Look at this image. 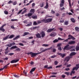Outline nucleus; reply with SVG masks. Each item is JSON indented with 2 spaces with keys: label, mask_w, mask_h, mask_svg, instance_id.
Returning a JSON list of instances; mask_svg holds the SVG:
<instances>
[{
  "label": "nucleus",
  "mask_w": 79,
  "mask_h": 79,
  "mask_svg": "<svg viewBox=\"0 0 79 79\" xmlns=\"http://www.w3.org/2000/svg\"><path fill=\"white\" fill-rule=\"evenodd\" d=\"M13 37H14V35H11L9 37V39H12V38H13Z\"/></svg>",
  "instance_id": "36"
},
{
  "label": "nucleus",
  "mask_w": 79,
  "mask_h": 79,
  "mask_svg": "<svg viewBox=\"0 0 79 79\" xmlns=\"http://www.w3.org/2000/svg\"><path fill=\"white\" fill-rule=\"evenodd\" d=\"M61 44H57V47H60V46H61Z\"/></svg>",
  "instance_id": "55"
},
{
  "label": "nucleus",
  "mask_w": 79,
  "mask_h": 79,
  "mask_svg": "<svg viewBox=\"0 0 79 79\" xmlns=\"http://www.w3.org/2000/svg\"><path fill=\"white\" fill-rule=\"evenodd\" d=\"M11 3H13V2L11 1H9V2H8V4H10Z\"/></svg>",
  "instance_id": "57"
},
{
  "label": "nucleus",
  "mask_w": 79,
  "mask_h": 79,
  "mask_svg": "<svg viewBox=\"0 0 79 79\" xmlns=\"http://www.w3.org/2000/svg\"><path fill=\"white\" fill-rule=\"evenodd\" d=\"M76 68H77V69H78V68H79V64H77L76 65Z\"/></svg>",
  "instance_id": "41"
},
{
  "label": "nucleus",
  "mask_w": 79,
  "mask_h": 79,
  "mask_svg": "<svg viewBox=\"0 0 79 79\" xmlns=\"http://www.w3.org/2000/svg\"><path fill=\"white\" fill-rule=\"evenodd\" d=\"M42 46H44V47H48L49 46V45L44 44H43L42 45Z\"/></svg>",
  "instance_id": "30"
},
{
  "label": "nucleus",
  "mask_w": 79,
  "mask_h": 79,
  "mask_svg": "<svg viewBox=\"0 0 79 79\" xmlns=\"http://www.w3.org/2000/svg\"><path fill=\"white\" fill-rule=\"evenodd\" d=\"M69 68H66L65 69V70H66V71H69Z\"/></svg>",
  "instance_id": "64"
},
{
  "label": "nucleus",
  "mask_w": 79,
  "mask_h": 79,
  "mask_svg": "<svg viewBox=\"0 0 79 79\" xmlns=\"http://www.w3.org/2000/svg\"><path fill=\"white\" fill-rule=\"evenodd\" d=\"M76 54V53L75 52H72L69 55L70 56H74Z\"/></svg>",
  "instance_id": "17"
},
{
  "label": "nucleus",
  "mask_w": 79,
  "mask_h": 79,
  "mask_svg": "<svg viewBox=\"0 0 79 79\" xmlns=\"http://www.w3.org/2000/svg\"><path fill=\"white\" fill-rule=\"evenodd\" d=\"M33 25H37V23H36V22H34Z\"/></svg>",
  "instance_id": "47"
},
{
  "label": "nucleus",
  "mask_w": 79,
  "mask_h": 79,
  "mask_svg": "<svg viewBox=\"0 0 79 79\" xmlns=\"http://www.w3.org/2000/svg\"><path fill=\"white\" fill-rule=\"evenodd\" d=\"M69 60V57L67 56L64 59V62H65V61H66V62H68Z\"/></svg>",
  "instance_id": "9"
},
{
  "label": "nucleus",
  "mask_w": 79,
  "mask_h": 79,
  "mask_svg": "<svg viewBox=\"0 0 79 79\" xmlns=\"http://www.w3.org/2000/svg\"><path fill=\"white\" fill-rule=\"evenodd\" d=\"M32 18H33V19H37V17L36 15L32 16Z\"/></svg>",
  "instance_id": "31"
},
{
  "label": "nucleus",
  "mask_w": 79,
  "mask_h": 79,
  "mask_svg": "<svg viewBox=\"0 0 79 79\" xmlns=\"http://www.w3.org/2000/svg\"><path fill=\"white\" fill-rule=\"evenodd\" d=\"M39 54H40V53H34L32 52H31V57H34V56H35L36 55H37Z\"/></svg>",
  "instance_id": "3"
},
{
  "label": "nucleus",
  "mask_w": 79,
  "mask_h": 79,
  "mask_svg": "<svg viewBox=\"0 0 79 79\" xmlns=\"http://www.w3.org/2000/svg\"><path fill=\"white\" fill-rule=\"evenodd\" d=\"M16 51H17V52H20V51H21V49L19 48H17L15 50Z\"/></svg>",
  "instance_id": "34"
},
{
  "label": "nucleus",
  "mask_w": 79,
  "mask_h": 79,
  "mask_svg": "<svg viewBox=\"0 0 79 79\" xmlns=\"http://www.w3.org/2000/svg\"><path fill=\"white\" fill-rule=\"evenodd\" d=\"M75 31L77 32H79V27H76L75 28Z\"/></svg>",
  "instance_id": "22"
},
{
  "label": "nucleus",
  "mask_w": 79,
  "mask_h": 79,
  "mask_svg": "<svg viewBox=\"0 0 79 79\" xmlns=\"http://www.w3.org/2000/svg\"><path fill=\"white\" fill-rule=\"evenodd\" d=\"M51 13L52 14H55V11H53V10H52Z\"/></svg>",
  "instance_id": "50"
},
{
  "label": "nucleus",
  "mask_w": 79,
  "mask_h": 79,
  "mask_svg": "<svg viewBox=\"0 0 79 79\" xmlns=\"http://www.w3.org/2000/svg\"><path fill=\"white\" fill-rule=\"evenodd\" d=\"M19 45H20L21 46H24V44H23V43H19Z\"/></svg>",
  "instance_id": "51"
},
{
  "label": "nucleus",
  "mask_w": 79,
  "mask_h": 79,
  "mask_svg": "<svg viewBox=\"0 0 79 79\" xmlns=\"http://www.w3.org/2000/svg\"><path fill=\"white\" fill-rule=\"evenodd\" d=\"M64 24H65V25H68V21L65 22Z\"/></svg>",
  "instance_id": "46"
},
{
  "label": "nucleus",
  "mask_w": 79,
  "mask_h": 79,
  "mask_svg": "<svg viewBox=\"0 0 79 79\" xmlns=\"http://www.w3.org/2000/svg\"><path fill=\"white\" fill-rule=\"evenodd\" d=\"M64 5V4L61 3L60 4V7H63Z\"/></svg>",
  "instance_id": "39"
},
{
  "label": "nucleus",
  "mask_w": 79,
  "mask_h": 79,
  "mask_svg": "<svg viewBox=\"0 0 79 79\" xmlns=\"http://www.w3.org/2000/svg\"><path fill=\"white\" fill-rule=\"evenodd\" d=\"M35 70V68H33L30 71V73L32 74V72L34 71Z\"/></svg>",
  "instance_id": "18"
},
{
  "label": "nucleus",
  "mask_w": 79,
  "mask_h": 79,
  "mask_svg": "<svg viewBox=\"0 0 79 79\" xmlns=\"http://www.w3.org/2000/svg\"><path fill=\"white\" fill-rule=\"evenodd\" d=\"M10 27L12 29H15V27H14V26L13 25L11 26Z\"/></svg>",
  "instance_id": "59"
},
{
  "label": "nucleus",
  "mask_w": 79,
  "mask_h": 79,
  "mask_svg": "<svg viewBox=\"0 0 79 79\" xmlns=\"http://www.w3.org/2000/svg\"><path fill=\"white\" fill-rule=\"evenodd\" d=\"M23 73H24L25 74V76H26L27 73L26 72H25V70H24L23 72Z\"/></svg>",
  "instance_id": "49"
},
{
  "label": "nucleus",
  "mask_w": 79,
  "mask_h": 79,
  "mask_svg": "<svg viewBox=\"0 0 79 79\" xmlns=\"http://www.w3.org/2000/svg\"><path fill=\"white\" fill-rule=\"evenodd\" d=\"M14 76L15 77H16L17 78H18L19 77L16 75L14 74Z\"/></svg>",
  "instance_id": "38"
},
{
  "label": "nucleus",
  "mask_w": 79,
  "mask_h": 79,
  "mask_svg": "<svg viewBox=\"0 0 79 79\" xmlns=\"http://www.w3.org/2000/svg\"><path fill=\"white\" fill-rule=\"evenodd\" d=\"M64 0H61V3H63L64 4Z\"/></svg>",
  "instance_id": "58"
},
{
  "label": "nucleus",
  "mask_w": 79,
  "mask_h": 79,
  "mask_svg": "<svg viewBox=\"0 0 79 79\" xmlns=\"http://www.w3.org/2000/svg\"><path fill=\"white\" fill-rule=\"evenodd\" d=\"M58 50H60V51H61V50H62L61 47H59L58 48Z\"/></svg>",
  "instance_id": "45"
},
{
  "label": "nucleus",
  "mask_w": 79,
  "mask_h": 79,
  "mask_svg": "<svg viewBox=\"0 0 79 79\" xmlns=\"http://www.w3.org/2000/svg\"><path fill=\"white\" fill-rule=\"evenodd\" d=\"M36 36L37 38H41V35L39 33L36 34Z\"/></svg>",
  "instance_id": "15"
},
{
  "label": "nucleus",
  "mask_w": 79,
  "mask_h": 79,
  "mask_svg": "<svg viewBox=\"0 0 79 79\" xmlns=\"http://www.w3.org/2000/svg\"><path fill=\"white\" fill-rule=\"evenodd\" d=\"M56 77V76L55 75H52L50 77V78L51 77Z\"/></svg>",
  "instance_id": "56"
},
{
  "label": "nucleus",
  "mask_w": 79,
  "mask_h": 79,
  "mask_svg": "<svg viewBox=\"0 0 79 79\" xmlns=\"http://www.w3.org/2000/svg\"><path fill=\"white\" fill-rule=\"evenodd\" d=\"M58 55H60V56H61L62 58H64V56L66 55L65 54H62L61 53H58Z\"/></svg>",
  "instance_id": "8"
},
{
  "label": "nucleus",
  "mask_w": 79,
  "mask_h": 79,
  "mask_svg": "<svg viewBox=\"0 0 79 79\" xmlns=\"http://www.w3.org/2000/svg\"><path fill=\"white\" fill-rule=\"evenodd\" d=\"M9 36H10V35H8L6 37L3 38V40H7V39H8V37H9Z\"/></svg>",
  "instance_id": "14"
},
{
  "label": "nucleus",
  "mask_w": 79,
  "mask_h": 79,
  "mask_svg": "<svg viewBox=\"0 0 79 79\" xmlns=\"http://www.w3.org/2000/svg\"><path fill=\"white\" fill-rule=\"evenodd\" d=\"M55 57H56V55H54L53 56H52L51 57V58H55Z\"/></svg>",
  "instance_id": "42"
},
{
  "label": "nucleus",
  "mask_w": 79,
  "mask_h": 79,
  "mask_svg": "<svg viewBox=\"0 0 79 79\" xmlns=\"http://www.w3.org/2000/svg\"><path fill=\"white\" fill-rule=\"evenodd\" d=\"M73 56H68L69 57V60H70V58H73Z\"/></svg>",
  "instance_id": "54"
},
{
  "label": "nucleus",
  "mask_w": 79,
  "mask_h": 79,
  "mask_svg": "<svg viewBox=\"0 0 79 79\" xmlns=\"http://www.w3.org/2000/svg\"><path fill=\"white\" fill-rule=\"evenodd\" d=\"M76 43V42L73 41H71L69 42V43H68V44H74Z\"/></svg>",
  "instance_id": "13"
},
{
  "label": "nucleus",
  "mask_w": 79,
  "mask_h": 79,
  "mask_svg": "<svg viewBox=\"0 0 79 79\" xmlns=\"http://www.w3.org/2000/svg\"><path fill=\"white\" fill-rule=\"evenodd\" d=\"M69 44H67L66 46L64 47V49L65 50V49H66L67 50H70L71 48H72L74 47L73 46H71L69 47Z\"/></svg>",
  "instance_id": "2"
},
{
  "label": "nucleus",
  "mask_w": 79,
  "mask_h": 79,
  "mask_svg": "<svg viewBox=\"0 0 79 79\" xmlns=\"http://www.w3.org/2000/svg\"><path fill=\"white\" fill-rule=\"evenodd\" d=\"M30 12L33 15V14L34 13V12H35V9H31L30 11Z\"/></svg>",
  "instance_id": "12"
},
{
  "label": "nucleus",
  "mask_w": 79,
  "mask_h": 79,
  "mask_svg": "<svg viewBox=\"0 0 79 79\" xmlns=\"http://www.w3.org/2000/svg\"><path fill=\"white\" fill-rule=\"evenodd\" d=\"M4 13L6 14V15H8V11H7L6 10L4 11Z\"/></svg>",
  "instance_id": "40"
},
{
  "label": "nucleus",
  "mask_w": 79,
  "mask_h": 79,
  "mask_svg": "<svg viewBox=\"0 0 79 79\" xmlns=\"http://www.w3.org/2000/svg\"><path fill=\"white\" fill-rule=\"evenodd\" d=\"M10 63H9L8 64H7L6 65H5L3 67V69H5V68H7V66L8 65H9L10 64Z\"/></svg>",
  "instance_id": "32"
},
{
  "label": "nucleus",
  "mask_w": 79,
  "mask_h": 79,
  "mask_svg": "<svg viewBox=\"0 0 79 79\" xmlns=\"http://www.w3.org/2000/svg\"><path fill=\"white\" fill-rule=\"evenodd\" d=\"M32 14L31 13H30L27 14V15L28 17H30V16H31L32 15Z\"/></svg>",
  "instance_id": "25"
},
{
  "label": "nucleus",
  "mask_w": 79,
  "mask_h": 79,
  "mask_svg": "<svg viewBox=\"0 0 79 79\" xmlns=\"http://www.w3.org/2000/svg\"><path fill=\"white\" fill-rule=\"evenodd\" d=\"M45 3V2H42V4H41L40 5V7H44V5Z\"/></svg>",
  "instance_id": "28"
},
{
  "label": "nucleus",
  "mask_w": 79,
  "mask_h": 79,
  "mask_svg": "<svg viewBox=\"0 0 79 79\" xmlns=\"http://www.w3.org/2000/svg\"><path fill=\"white\" fill-rule=\"evenodd\" d=\"M64 9H65V8H64V7H62V8H60V10H61V11H62V10H64Z\"/></svg>",
  "instance_id": "61"
},
{
  "label": "nucleus",
  "mask_w": 79,
  "mask_h": 79,
  "mask_svg": "<svg viewBox=\"0 0 79 79\" xmlns=\"http://www.w3.org/2000/svg\"><path fill=\"white\" fill-rule=\"evenodd\" d=\"M48 2H46V5L44 7V8H45V9H47L48 8Z\"/></svg>",
  "instance_id": "16"
},
{
  "label": "nucleus",
  "mask_w": 79,
  "mask_h": 79,
  "mask_svg": "<svg viewBox=\"0 0 79 79\" xmlns=\"http://www.w3.org/2000/svg\"><path fill=\"white\" fill-rule=\"evenodd\" d=\"M22 11H23V9L21 10L20 11H19L18 13V15H19V14H20L22 12Z\"/></svg>",
  "instance_id": "44"
},
{
  "label": "nucleus",
  "mask_w": 79,
  "mask_h": 79,
  "mask_svg": "<svg viewBox=\"0 0 79 79\" xmlns=\"http://www.w3.org/2000/svg\"><path fill=\"white\" fill-rule=\"evenodd\" d=\"M74 73H75V71L74 70L72 71L70 73L71 76H72V74H74Z\"/></svg>",
  "instance_id": "35"
},
{
  "label": "nucleus",
  "mask_w": 79,
  "mask_h": 79,
  "mask_svg": "<svg viewBox=\"0 0 79 79\" xmlns=\"http://www.w3.org/2000/svg\"><path fill=\"white\" fill-rule=\"evenodd\" d=\"M15 48H18V47H17L16 46H13L11 47L10 49H15Z\"/></svg>",
  "instance_id": "23"
},
{
  "label": "nucleus",
  "mask_w": 79,
  "mask_h": 79,
  "mask_svg": "<svg viewBox=\"0 0 79 79\" xmlns=\"http://www.w3.org/2000/svg\"><path fill=\"white\" fill-rule=\"evenodd\" d=\"M19 61V59H17V60H12L10 61L11 63H16V62H18Z\"/></svg>",
  "instance_id": "10"
},
{
  "label": "nucleus",
  "mask_w": 79,
  "mask_h": 79,
  "mask_svg": "<svg viewBox=\"0 0 79 79\" xmlns=\"http://www.w3.org/2000/svg\"><path fill=\"white\" fill-rule=\"evenodd\" d=\"M40 34L41 35V37L42 38L44 37L45 35V33L44 31H41L40 33Z\"/></svg>",
  "instance_id": "6"
},
{
  "label": "nucleus",
  "mask_w": 79,
  "mask_h": 79,
  "mask_svg": "<svg viewBox=\"0 0 79 79\" xmlns=\"http://www.w3.org/2000/svg\"><path fill=\"white\" fill-rule=\"evenodd\" d=\"M52 74H53V75H56L57 74V73H55V72H52L51 73Z\"/></svg>",
  "instance_id": "43"
},
{
  "label": "nucleus",
  "mask_w": 79,
  "mask_h": 79,
  "mask_svg": "<svg viewBox=\"0 0 79 79\" xmlns=\"http://www.w3.org/2000/svg\"><path fill=\"white\" fill-rule=\"evenodd\" d=\"M20 37V36L19 35H18L16 36L15 38H14L13 39V40H16V39H19V37Z\"/></svg>",
  "instance_id": "21"
},
{
  "label": "nucleus",
  "mask_w": 79,
  "mask_h": 79,
  "mask_svg": "<svg viewBox=\"0 0 79 79\" xmlns=\"http://www.w3.org/2000/svg\"><path fill=\"white\" fill-rule=\"evenodd\" d=\"M73 36L72 35H69V38H68V39H72V38Z\"/></svg>",
  "instance_id": "26"
},
{
  "label": "nucleus",
  "mask_w": 79,
  "mask_h": 79,
  "mask_svg": "<svg viewBox=\"0 0 79 79\" xmlns=\"http://www.w3.org/2000/svg\"><path fill=\"white\" fill-rule=\"evenodd\" d=\"M53 29H54V28L49 29L47 31V32H52Z\"/></svg>",
  "instance_id": "19"
},
{
  "label": "nucleus",
  "mask_w": 79,
  "mask_h": 79,
  "mask_svg": "<svg viewBox=\"0 0 79 79\" xmlns=\"http://www.w3.org/2000/svg\"><path fill=\"white\" fill-rule=\"evenodd\" d=\"M52 21V19H43L42 20L43 23H50Z\"/></svg>",
  "instance_id": "1"
},
{
  "label": "nucleus",
  "mask_w": 79,
  "mask_h": 79,
  "mask_svg": "<svg viewBox=\"0 0 79 79\" xmlns=\"http://www.w3.org/2000/svg\"><path fill=\"white\" fill-rule=\"evenodd\" d=\"M64 73L65 74H66L67 76H69V74H70V72H65Z\"/></svg>",
  "instance_id": "37"
},
{
  "label": "nucleus",
  "mask_w": 79,
  "mask_h": 79,
  "mask_svg": "<svg viewBox=\"0 0 79 79\" xmlns=\"http://www.w3.org/2000/svg\"><path fill=\"white\" fill-rule=\"evenodd\" d=\"M56 51V49L55 48H53L52 49V52H55Z\"/></svg>",
  "instance_id": "52"
},
{
  "label": "nucleus",
  "mask_w": 79,
  "mask_h": 79,
  "mask_svg": "<svg viewBox=\"0 0 79 79\" xmlns=\"http://www.w3.org/2000/svg\"><path fill=\"white\" fill-rule=\"evenodd\" d=\"M71 21L73 22V23H75V20H74V19L73 18H72L70 19Z\"/></svg>",
  "instance_id": "24"
},
{
  "label": "nucleus",
  "mask_w": 79,
  "mask_h": 79,
  "mask_svg": "<svg viewBox=\"0 0 79 79\" xmlns=\"http://www.w3.org/2000/svg\"><path fill=\"white\" fill-rule=\"evenodd\" d=\"M71 52H73V51H75V49H72L70 50Z\"/></svg>",
  "instance_id": "62"
},
{
  "label": "nucleus",
  "mask_w": 79,
  "mask_h": 79,
  "mask_svg": "<svg viewBox=\"0 0 79 79\" xmlns=\"http://www.w3.org/2000/svg\"><path fill=\"white\" fill-rule=\"evenodd\" d=\"M61 66H62V65H59V66H56V68H60V67H61Z\"/></svg>",
  "instance_id": "53"
},
{
  "label": "nucleus",
  "mask_w": 79,
  "mask_h": 79,
  "mask_svg": "<svg viewBox=\"0 0 79 79\" xmlns=\"http://www.w3.org/2000/svg\"><path fill=\"white\" fill-rule=\"evenodd\" d=\"M76 51H78V50H79V46H76Z\"/></svg>",
  "instance_id": "33"
},
{
  "label": "nucleus",
  "mask_w": 79,
  "mask_h": 79,
  "mask_svg": "<svg viewBox=\"0 0 79 79\" xmlns=\"http://www.w3.org/2000/svg\"><path fill=\"white\" fill-rule=\"evenodd\" d=\"M6 25V24H4L1 27H0V31H2V32H4V31H5V29L3 28V27H4V26H5Z\"/></svg>",
  "instance_id": "5"
},
{
  "label": "nucleus",
  "mask_w": 79,
  "mask_h": 79,
  "mask_svg": "<svg viewBox=\"0 0 79 79\" xmlns=\"http://www.w3.org/2000/svg\"><path fill=\"white\" fill-rule=\"evenodd\" d=\"M15 43L13 42L12 43L10 44H7V46L8 47H11V46H13V45H15Z\"/></svg>",
  "instance_id": "11"
},
{
  "label": "nucleus",
  "mask_w": 79,
  "mask_h": 79,
  "mask_svg": "<svg viewBox=\"0 0 79 79\" xmlns=\"http://www.w3.org/2000/svg\"><path fill=\"white\" fill-rule=\"evenodd\" d=\"M51 48H52V47H51L49 48L45 49H44V50H42L40 52H39V53H40H40H43V52H46V51H47V50H50V49H51Z\"/></svg>",
  "instance_id": "4"
},
{
  "label": "nucleus",
  "mask_w": 79,
  "mask_h": 79,
  "mask_svg": "<svg viewBox=\"0 0 79 79\" xmlns=\"http://www.w3.org/2000/svg\"><path fill=\"white\" fill-rule=\"evenodd\" d=\"M29 34V33L28 32H25L24 33V34L22 35V36H25V35H27Z\"/></svg>",
  "instance_id": "20"
},
{
  "label": "nucleus",
  "mask_w": 79,
  "mask_h": 79,
  "mask_svg": "<svg viewBox=\"0 0 79 79\" xmlns=\"http://www.w3.org/2000/svg\"><path fill=\"white\" fill-rule=\"evenodd\" d=\"M9 55L10 56H11V55H14V53H9Z\"/></svg>",
  "instance_id": "60"
},
{
  "label": "nucleus",
  "mask_w": 79,
  "mask_h": 79,
  "mask_svg": "<svg viewBox=\"0 0 79 79\" xmlns=\"http://www.w3.org/2000/svg\"><path fill=\"white\" fill-rule=\"evenodd\" d=\"M54 64H55V65H57V64H58V61H56L54 62Z\"/></svg>",
  "instance_id": "48"
},
{
  "label": "nucleus",
  "mask_w": 79,
  "mask_h": 79,
  "mask_svg": "<svg viewBox=\"0 0 79 79\" xmlns=\"http://www.w3.org/2000/svg\"><path fill=\"white\" fill-rule=\"evenodd\" d=\"M58 42V40L57 39H55L53 42V43H56V42Z\"/></svg>",
  "instance_id": "27"
},
{
  "label": "nucleus",
  "mask_w": 79,
  "mask_h": 79,
  "mask_svg": "<svg viewBox=\"0 0 79 79\" xmlns=\"http://www.w3.org/2000/svg\"><path fill=\"white\" fill-rule=\"evenodd\" d=\"M32 25V23L31 22H30L29 23L26 25V26H30Z\"/></svg>",
  "instance_id": "29"
},
{
  "label": "nucleus",
  "mask_w": 79,
  "mask_h": 79,
  "mask_svg": "<svg viewBox=\"0 0 79 79\" xmlns=\"http://www.w3.org/2000/svg\"><path fill=\"white\" fill-rule=\"evenodd\" d=\"M16 2H15L14 3H13V5H16Z\"/></svg>",
  "instance_id": "63"
},
{
  "label": "nucleus",
  "mask_w": 79,
  "mask_h": 79,
  "mask_svg": "<svg viewBox=\"0 0 79 79\" xmlns=\"http://www.w3.org/2000/svg\"><path fill=\"white\" fill-rule=\"evenodd\" d=\"M49 35L51 37H55L56 35V33L53 32L50 34Z\"/></svg>",
  "instance_id": "7"
}]
</instances>
